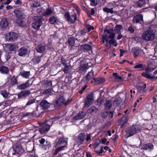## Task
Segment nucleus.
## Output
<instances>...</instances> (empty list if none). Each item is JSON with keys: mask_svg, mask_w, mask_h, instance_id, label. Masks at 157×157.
I'll return each mask as SVG.
<instances>
[{"mask_svg": "<svg viewBox=\"0 0 157 157\" xmlns=\"http://www.w3.org/2000/svg\"><path fill=\"white\" fill-rule=\"evenodd\" d=\"M94 151L96 152L98 155H100L104 151L102 149V147H101V149L100 150L97 151L96 150V149H94Z\"/></svg>", "mask_w": 157, "mask_h": 157, "instance_id": "nucleus-49", "label": "nucleus"}, {"mask_svg": "<svg viewBox=\"0 0 157 157\" xmlns=\"http://www.w3.org/2000/svg\"><path fill=\"white\" fill-rule=\"evenodd\" d=\"M29 90L22 91L20 92L17 95L18 98H25L28 96L30 94Z\"/></svg>", "mask_w": 157, "mask_h": 157, "instance_id": "nucleus-12", "label": "nucleus"}, {"mask_svg": "<svg viewBox=\"0 0 157 157\" xmlns=\"http://www.w3.org/2000/svg\"><path fill=\"white\" fill-rule=\"evenodd\" d=\"M64 147H60V146L59 147L57 148L56 149L53 155H56L60 151L63 150L64 149Z\"/></svg>", "mask_w": 157, "mask_h": 157, "instance_id": "nucleus-41", "label": "nucleus"}, {"mask_svg": "<svg viewBox=\"0 0 157 157\" xmlns=\"http://www.w3.org/2000/svg\"><path fill=\"white\" fill-rule=\"evenodd\" d=\"M31 2L30 3V6L32 7L36 8L39 6V3L38 1H31Z\"/></svg>", "mask_w": 157, "mask_h": 157, "instance_id": "nucleus-33", "label": "nucleus"}, {"mask_svg": "<svg viewBox=\"0 0 157 157\" xmlns=\"http://www.w3.org/2000/svg\"><path fill=\"white\" fill-rule=\"evenodd\" d=\"M32 61L34 64H36L39 62V57L38 56L35 57L32 59Z\"/></svg>", "mask_w": 157, "mask_h": 157, "instance_id": "nucleus-45", "label": "nucleus"}, {"mask_svg": "<svg viewBox=\"0 0 157 157\" xmlns=\"http://www.w3.org/2000/svg\"><path fill=\"white\" fill-rule=\"evenodd\" d=\"M4 48V49L7 51H13L16 49V46L13 44H6Z\"/></svg>", "mask_w": 157, "mask_h": 157, "instance_id": "nucleus-15", "label": "nucleus"}, {"mask_svg": "<svg viewBox=\"0 0 157 157\" xmlns=\"http://www.w3.org/2000/svg\"><path fill=\"white\" fill-rule=\"evenodd\" d=\"M145 4V0H139L134 4V6L135 7H141Z\"/></svg>", "mask_w": 157, "mask_h": 157, "instance_id": "nucleus-24", "label": "nucleus"}, {"mask_svg": "<svg viewBox=\"0 0 157 157\" xmlns=\"http://www.w3.org/2000/svg\"><path fill=\"white\" fill-rule=\"evenodd\" d=\"M52 13V10L50 8H48L44 12V15H49L51 14Z\"/></svg>", "mask_w": 157, "mask_h": 157, "instance_id": "nucleus-43", "label": "nucleus"}, {"mask_svg": "<svg viewBox=\"0 0 157 157\" xmlns=\"http://www.w3.org/2000/svg\"><path fill=\"white\" fill-rule=\"evenodd\" d=\"M67 144V142L63 138H59L56 144L57 146L63 147H65Z\"/></svg>", "mask_w": 157, "mask_h": 157, "instance_id": "nucleus-13", "label": "nucleus"}, {"mask_svg": "<svg viewBox=\"0 0 157 157\" xmlns=\"http://www.w3.org/2000/svg\"><path fill=\"white\" fill-rule=\"evenodd\" d=\"M94 28L91 26H89L87 28L88 31H90L91 30H93Z\"/></svg>", "mask_w": 157, "mask_h": 157, "instance_id": "nucleus-64", "label": "nucleus"}, {"mask_svg": "<svg viewBox=\"0 0 157 157\" xmlns=\"http://www.w3.org/2000/svg\"><path fill=\"white\" fill-rule=\"evenodd\" d=\"M64 16L67 21L72 23L75 22L77 18L76 15L75 13L70 16L69 14L67 13H65Z\"/></svg>", "mask_w": 157, "mask_h": 157, "instance_id": "nucleus-8", "label": "nucleus"}, {"mask_svg": "<svg viewBox=\"0 0 157 157\" xmlns=\"http://www.w3.org/2000/svg\"><path fill=\"white\" fill-rule=\"evenodd\" d=\"M102 39L105 40L106 42L108 41L109 40V36L107 35H102Z\"/></svg>", "mask_w": 157, "mask_h": 157, "instance_id": "nucleus-56", "label": "nucleus"}, {"mask_svg": "<svg viewBox=\"0 0 157 157\" xmlns=\"http://www.w3.org/2000/svg\"><path fill=\"white\" fill-rule=\"evenodd\" d=\"M94 98L92 94L88 95L85 100V105L84 106L86 107L89 106L93 102Z\"/></svg>", "mask_w": 157, "mask_h": 157, "instance_id": "nucleus-7", "label": "nucleus"}, {"mask_svg": "<svg viewBox=\"0 0 157 157\" xmlns=\"http://www.w3.org/2000/svg\"><path fill=\"white\" fill-rule=\"evenodd\" d=\"M29 86V80L25 83L21 84L17 86V88L20 90H24L28 87Z\"/></svg>", "mask_w": 157, "mask_h": 157, "instance_id": "nucleus-22", "label": "nucleus"}, {"mask_svg": "<svg viewBox=\"0 0 157 157\" xmlns=\"http://www.w3.org/2000/svg\"><path fill=\"white\" fill-rule=\"evenodd\" d=\"M98 0H90V5L92 6H96L97 5Z\"/></svg>", "mask_w": 157, "mask_h": 157, "instance_id": "nucleus-47", "label": "nucleus"}, {"mask_svg": "<svg viewBox=\"0 0 157 157\" xmlns=\"http://www.w3.org/2000/svg\"><path fill=\"white\" fill-rule=\"evenodd\" d=\"M61 62L63 65H66L67 64L66 60L63 57H62L61 58Z\"/></svg>", "mask_w": 157, "mask_h": 157, "instance_id": "nucleus-57", "label": "nucleus"}, {"mask_svg": "<svg viewBox=\"0 0 157 157\" xmlns=\"http://www.w3.org/2000/svg\"><path fill=\"white\" fill-rule=\"evenodd\" d=\"M91 139V137L90 134H87L86 137V140L87 141H88Z\"/></svg>", "mask_w": 157, "mask_h": 157, "instance_id": "nucleus-62", "label": "nucleus"}, {"mask_svg": "<svg viewBox=\"0 0 157 157\" xmlns=\"http://www.w3.org/2000/svg\"><path fill=\"white\" fill-rule=\"evenodd\" d=\"M65 66L64 68L63 69V71L65 73H67L69 71V65H67V64Z\"/></svg>", "mask_w": 157, "mask_h": 157, "instance_id": "nucleus-52", "label": "nucleus"}, {"mask_svg": "<svg viewBox=\"0 0 157 157\" xmlns=\"http://www.w3.org/2000/svg\"><path fill=\"white\" fill-rule=\"evenodd\" d=\"M122 29V26L121 25H117L115 27V30L117 33H119Z\"/></svg>", "mask_w": 157, "mask_h": 157, "instance_id": "nucleus-46", "label": "nucleus"}, {"mask_svg": "<svg viewBox=\"0 0 157 157\" xmlns=\"http://www.w3.org/2000/svg\"><path fill=\"white\" fill-rule=\"evenodd\" d=\"M9 25V22L8 20L5 18L2 19L0 22V26L2 28H6Z\"/></svg>", "mask_w": 157, "mask_h": 157, "instance_id": "nucleus-17", "label": "nucleus"}, {"mask_svg": "<svg viewBox=\"0 0 157 157\" xmlns=\"http://www.w3.org/2000/svg\"><path fill=\"white\" fill-rule=\"evenodd\" d=\"M100 143V141H99L98 142H97L95 143V144L94 146V149H96V148H97L98 145H99Z\"/></svg>", "mask_w": 157, "mask_h": 157, "instance_id": "nucleus-61", "label": "nucleus"}, {"mask_svg": "<svg viewBox=\"0 0 157 157\" xmlns=\"http://www.w3.org/2000/svg\"><path fill=\"white\" fill-rule=\"evenodd\" d=\"M107 112H102L101 113V116L103 118L106 117L108 115Z\"/></svg>", "mask_w": 157, "mask_h": 157, "instance_id": "nucleus-50", "label": "nucleus"}, {"mask_svg": "<svg viewBox=\"0 0 157 157\" xmlns=\"http://www.w3.org/2000/svg\"><path fill=\"white\" fill-rule=\"evenodd\" d=\"M0 94L5 98H7L9 94V93L6 90H2L0 91Z\"/></svg>", "mask_w": 157, "mask_h": 157, "instance_id": "nucleus-31", "label": "nucleus"}, {"mask_svg": "<svg viewBox=\"0 0 157 157\" xmlns=\"http://www.w3.org/2000/svg\"><path fill=\"white\" fill-rule=\"evenodd\" d=\"M45 140L44 138H42L40 141V143L42 144H44V146H47L48 144H47V141L46 143L45 144Z\"/></svg>", "mask_w": 157, "mask_h": 157, "instance_id": "nucleus-51", "label": "nucleus"}, {"mask_svg": "<svg viewBox=\"0 0 157 157\" xmlns=\"http://www.w3.org/2000/svg\"><path fill=\"white\" fill-rule=\"evenodd\" d=\"M36 101V99H31L30 100H29V101H28V102L26 104V105L28 106L33 104V103L35 102Z\"/></svg>", "mask_w": 157, "mask_h": 157, "instance_id": "nucleus-48", "label": "nucleus"}, {"mask_svg": "<svg viewBox=\"0 0 157 157\" xmlns=\"http://www.w3.org/2000/svg\"><path fill=\"white\" fill-rule=\"evenodd\" d=\"M94 76V72L92 70L91 71L88 72L86 76V78L87 80L89 81Z\"/></svg>", "mask_w": 157, "mask_h": 157, "instance_id": "nucleus-30", "label": "nucleus"}, {"mask_svg": "<svg viewBox=\"0 0 157 157\" xmlns=\"http://www.w3.org/2000/svg\"><path fill=\"white\" fill-rule=\"evenodd\" d=\"M45 47L44 45H40V53L43 52L45 51Z\"/></svg>", "mask_w": 157, "mask_h": 157, "instance_id": "nucleus-54", "label": "nucleus"}, {"mask_svg": "<svg viewBox=\"0 0 157 157\" xmlns=\"http://www.w3.org/2000/svg\"><path fill=\"white\" fill-rule=\"evenodd\" d=\"M17 37V33L11 32L6 34V38L7 41L13 42L16 40Z\"/></svg>", "mask_w": 157, "mask_h": 157, "instance_id": "nucleus-4", "label": "nucleus"}, {"mask_svg": "<svg viewBox=\"0 0 157 157\" xmlns=\"http://www.w3.org/2000/svg\"><path fill=\"white\" fill-rule=\"evenodd\" d=\"M17 81L16 78L15 76H13L11 78V84L12 85H14L17 84Z\"/></svg>", "mask_w": 157, "mask_h": 157, "instance_id": "nucleus-40", "label": "nucleus"}, {"mask_svg": "<svg viewBox=\"0 0 157 157\" xmlns=\"http://www.w3.org/2000/svg\"><path fill=\"white\" fill-rule=\"evenodd\" d=\"M0 71L2 73L7 74L9 72V69L6 67L2 66L0 67Z\"/></svg>", "mask_w": 157, "mask_h": 157, "instance_id": "nucleus-32", "label": "nucleus"}, {"mask_svg": "<svg viewBox=\"0 0 157 157\" xmlns=\"http://www.w3.org/2000/svg\"><path fill=\"white\" fill-rule=\"evenodd\" d=\"M113 76L115 77V78H117L119 79H121L122 78L121 76H120L117 73H114L113 74Z\"/></svg>", "mask_w": 157, "mask_h": 157, "instance_id": "nucleus-53", "label": "nucleus"}, {"mask_svg": "<svg viewBox=\"0 0 157 157\" xmlns=\"http://www.w3.org/2000/svg\"><path fill=\"white\" fill-rule=\"evenodd\" d=\"M128 30L131 33H133L134 32V29L132 26H129L128 28Z\"/></svg>", "mask_w": 157, "mask_h": 157, "instance_id": "nucleus-55", "label": "nucleus"}, {"mask_svg": "<svg viewBox=\"0 0 157 157\" xmlns=\"http://www.w3.org/2000/svg\"><path fill=\"white\" fill-rule=\"evenodd\" d=\"M33 27L35 29L39 30V20L38 21H36L33 23Z\"/></svg>", "mask_w": 157, "mask_h": 157, "instance_id": "nucleus-37", "label": "nucleus"}, {"mask_svg": "<svg viewBox=\"0 0 157 157\" xmlns=\"http://www.w3.org/2000/svg\"><path fill=\"white\" fill-rule=\"evenodd\" d=\"M14 13L17 17L19 18L23 17V14L20 10L16 9L14 11Z\"/></svg>", "mask_w": 157, "mask_h": 157, "instance_id": "nucleus-23", "label": "nucleus"}, {"mask_svg": "<svg viewBox=\"0 0 157 157\" xmlns=\"http://www.w3.org/2000/svg\"><path fill=\"white\" fill-rule=\"evenodd\" d=\"M155 26L151 25L149 29L144 32L142 35V39L146 41H150L153 39L155 36Z\"/></svg>", "mask_w": 157, "mask_h": 157, "instance_id": "nucleus-1", "label": "nucleus"}, {"mask_svg": "<svg viewBox=\"0 0 157 157\" xmlns=\"http://www.w3.org/2000/svg\"><path fill=\"white\" fill-rule=\"evenodd\" d=\"M140 131L139 128L136 125H133L129 127L126 130V135L127 137L131 136Z\"/></svg>", "mask_w": 157, "mask_h": 157, "instance_id": "nucleus-2", "label": "nucleus"}, {"mask_svg": "<svg viewBox=\"0 0 157 157\" xmlns=\"http://www.w3.org/2000/svg\"><path fill=\"white\" fill-rule=\"evenodd\" d=\"M40 105L43 109H45L49 107L50 104L46 100H44L42 101L40 103Z\"/></svg>", "mask_w": 157, "mask_h": 157, "instance_id": "nucleus-20", "label": "nucleus"}, {"mask_svg": "<svg viewBox=\"0 0 157 157\" xmlns=\"http://www.w3.org/2000/svg\"><path fill=\"white\" fill-rule=\"evenodd\" d=\"M15 3L16 5L21 4L22 2L21 0H17L15 2Z\"/></svg>", "mask_w": 157, "mask_h": 157, "instance_id": "nucleus-63", "label": "nucleus"}, {"mask_svg": "<svg viewBox=\"0 0 157 157\" xmlns=\"http://www.w3.org/2000/svg\"><path fill=\"white\" fill-rule=\"evenodd\" d=\"M87 86L86 85L84 87H82V90L79 91V93L81 94L83 93V91L85 90Z\"/></svg>", "mask_w": 157, "mask_h": 157, "instance_id": "nucleus-60", "label": "nucleus"}, {"mask_svg": "<svg viewBox=\"0 0 157 157\" xmlns=\"http://www.w3.org/2000/svg\"><path fill=\"white\" fill-rule=\"evenodd\" d=\"M92 46L88 44H85L82 45L81 47V49L84 52L89 51L91 50Z\"/></svg>", "mask_w": 157, "mask_h": 157, "instance_id": "nucleus-21", "label": "nucleus"}, {"mask_svg": "<svg viewBox=\"0 0 157 157\" xmlns=\"http://www.w3.org/2000/svg\"><path fill=\"white\" fill-rule=\"evenodd\" d=\"M17 23L19 26L21 27L24 26L25 25V22L20 20H17L16 22Z\"/></svg>", "mask_w": 157, "mask_h": 157, "instance_id": "nucleus-44", "label": "nucleus"}, {"mask_svg": "<svg viewBox=\"0 0 157 157\" xmlns=\"http://www.w3.org/2000/svg\"><path fill=\"white\" fill-rule=\"evenodd\" d=\"M143 20V16L141 14H138L134 16L132 19L133 23H137Z\"/></svg>", "mask_w": 157, "mask_h": 157, "instance_id": "nucleus-14", "label": "nucleus"}, {"mask_svg": "<svg viewBox=\"0 0 157 157\" xmlns=\"http://www.w3.org/2000/svg\"><path fill=\"white\" fill-rule=\"evenodd\" d=\"M86 113L82 112L79 113L77 115L73 117V120H77L83 118L86 116Z\"/></svg>", "mask_w": 157, "mask_h": 157, "instance_id": "nucleus-18", "label": "nucleus"}, {"mask_svg": "<svg viewBox=\"0 0 157 157\" xmlns=\"http://www.w3.org/2000/svg\"><path fill=\"white\" fill-rule=\"evenodd\" d=\"M115 36V33L113 32V33H112L111 34H109V38L111 39H113Z\"/></svg>", "mask_w": 157, "mask_h": 157, "instance_id": "nucleus-58", "label": "nucleus"}, {"mask_svg": "<svg viewBox=\"0 0 157 157\" xmlns=\"http://www.w3.org/2000/svg\"><path fill=\"white\" fill-rule=\"evenodd\" d=\"M57 21V18L54 16L51 17L49 19L50 23L52 24H54Z\"/></svg>", "mask_w": 157, "mask_h": 157, "instance_id": "nucleus-34", "label": "nucleus"}, {"mask_svg": "<svg viewBox=\"0 0 157 157\" xmlns=\"http://www.w3.org/2000/svg\"><path fill=\"white\" fill-rule=\"evenodd\" d=\"M92 65L91 63H88L85 64H81L79 66V71H82L88 68Z\"/></svg>", "mask_w": 157, "mask_h": 157, "instance_id": "nucleus-19", "label": "nucleus"}, {"mask_svg": "<svg viewBox=\"0 0 157 157\" xmlns=\"http://www.w3.org/2000/svg\"><path fill=\"white\" fill-rule=\"evenodd\" d=\"M105 108L107 109H109L112 106L111 102L110 101H107L105 104Z\"/></svg>", "mask_w": 157, "mask_h": 157, "instance_id": "nucleus-38", "label": "nucleus"}, {"mask_svg": "<svg viewBox=\"0 0 157 157\" xmlns=\"http://www.w3.org/2000/svg\"><path fill=\"white\" fill-rule=\"evenodd\" d=\"M93 80L96 84L103 83L105 81L104 78H94Z\"/></svg>", "mask_w": 157, "mask_h": 157, "instance_id": "nucleus-28", "label": "nucleus"}, {"mask_svg": "<svg viewBox=\"0 0 157 157\" xmlns=\"http://www.w3.org/2000/svg\"><path fill=\"white\" fill-rule=\"evenodd\" d=\"M18 55L21 56H25L28 53V50L27 48L22 47L20 48L18 50Z\"/></svg>", "mask_w": 157, "mask_h": 157, "instance_id": "nucleus-16", "label": "nucleus"}, {"mask_svg": "<svg viewBox=\"0 0 157 157\" xmlns=\"http://www.w3.org/2000/svg\"><path fill=\"white\" fill-rule=\"evenodd\" d=\"M85 136L84 133L80 134L75 139L76 141L78 144H81L84 141Z\"/></svg>", "mask_w": 157, "mask_h": 157, "instance_id": "nucleus-11", "label": "nucleus"}, {"mask_svg": "<svg viewBox=\"0 0 157 157\" xmlns=\"http://www.w3.org/2000/svg\"><path fill=\"white\" fill-rule=\"evenodd\" d=\"M30 75V73L29 71H23L19 74V75L26 78H28Z\"/></svg>", "mask_w": 157, "mask_h": 157, "instance_id": "nucleus-27", "label": "nucleus"}, {"mask_svg": "<svg viewBox=\"0 0 157 157\" xmlns=\"http://www.w3.org/2000/svg\"><path fill=\"white\" fill-rule=\"evenodd\" d=\"M13 150L14 152L13 153V155H15V153L19 155L24 152V150L22 148L21 144L18 143L16 144L15 147H13Z\"/></svg>", "mask_w": 157, "mask_h": 157, "instance_id": "nucleus-6", "label": "nucleus"}, {"mask_svg": "<svg viewBox=\"0 0 157 157\" xmlns=\"http://www.w3.org/2000/svg\"><path fill=\"white\" fill-rule=\"evenodd\" d=\"M155 68H151L149 66H148L145 69L146 72H144L142 73V76L148 79H152L154 78V76L152 75L151 73H149V72H151L153 71Z\"/></svg>", "mask_w": 157, "mask_h": 157, "instance_id": "nucleus-3", "label": "nucleus"}, {"mask_svg": "<svg viewBox=\"0 0 157 157\" xmlns=\"http://www.w3.org/2000/svg\"><path fill=\"white\" fill-rule=\"evenodd\" d=\"M5 56L7 61L9 59L11 58L10 56L9 53H6Z\"/></svg>", "mask_w": 157, "mask_h": 157, "instance_id": "nucleus-59", "label": "nucleus"}, {"mask_svg": "<svg viewBox=\"0 0 157 157\" xmlns=\"http://www.w3.org/2000/svg\"><path fill=\"white\" fill-rule=\"evenodd\" d=\"M134 69L141 68L142 69V70L144 69V65L141 63H138L134 67Z\"/></svg>", "mask_w": 157, "mask_h": 157, "instance_id": "nucleus-42", "label": "nucleus"}, {"mask_svg": "<svg viewBox=\"0 0 157 157\" xmlns=\"http://www.w3.org/2000/svg\"><path fill=\"white\" fill-rule=\"evenodd\" d=\"M75 39L73 37H71L68 39V43L71 46H73L75 42Z\"/></svg>", "mask_w": 157, "mask_h": 157, "instance_id": "nucleus-36", "label": "nucleus"}, {"mask_svg": "<svg viewBox=\"0 0 157 157\" xmlns=\"http://www.w3.org/2000/svg\"><path fill=\"white\" fill-rule=\"evenodd\" d=\"M40 127H41L40 129V132L42 134H44L47 132L49 131L50 126L48 124H44L42 125H41Z\"/></svg>", "mask_w": 157, "mask_h": 157, "instance_id": "nucleus-10", "label": "nucleus"}, {"mask_svg": "<svg viewBox=\"0 0 157 157\" xmlns=\"http://www.w3.org/2000/svg\"><path fill=\"white\" fill-rule=\"evenodd\" d=\"M103 10L104 11L108 13H113V8H108L107 7H104L103 8Z\"/></svg>", "mask_w": 157, "mask_h": 157, "instance_id": "nucleus-39", "label": "nucleus"}, {"mask_svg": "<svg viewBox=\"0 0 157 157\" xmlns=\"http://www.w3.org/2000/svg\"><path fill=\"white\" fill-rule=\"evenodd\" d=\"M141 149L144 150L151 151L153 149L154 145L151 143L142 145L141 146Z\"/></svg>", "mask_w": 157, "mask_h": 157, "instance_id": "nucleus-9", "label": "nucleus"}, {"mask_svg": "<svg viewBox=\"0 0 157 157\" xmlns=\"http://www.w3.org/2000/svg\"><path fill=\"white\" fill-rule=\"evenodd\" d=\"M43 94L47 97H48L53 94V90L51 89H47L43 92Z\"/></svg>", "mask_w": 157, "mask_h": 157, "instance_id": "nucleus-29", "label": "nucleus"}, {"mask_svg": "<svg viewBox=\"0 0 157 157\" xmlns=\"http://www.w3.org/2000/svg\"><path fill=\"white\" fill-rule=\"evenodd\" d=\"M146 87V84H145L143 85V86H136V88L139 91L140 93H144L146 91V90L145 89Z\"/></svg>", "mask_w": 157, "mask_h": 157, "instance_id": "nucleus-25", "label": "nucleus"}, {"mask_svg": "<svg viewBox=\"0 0 157 157\" xmlns=\"http://www.w3.org/2000/svg\"><path fill=\"white\" fill-rule=\"evenodd\" d=\"M65 98L63 96H60L56 101L54 104V107L56 108H58L63 104L67 105L68 103L66 102Z\"/></svg>", "mask_w": 157, "mask_h": 157, "instance_id": "nucleus-5", "label": "nucleus"}, {"mask_svg": "<svg viewBox=\"0 0 157 157\" xmlns=\"http://www.w3.org/2000/svg\"><path fill=\"white\" fill-rule=\"evenodd\" d=\"M12 102L11 100H7L5 101H3L0 103V105H3L5 106L10 105Z\"/></svg>", "mask_w": 157, "mask_h": 157, "instance_id": "nucleus-35", "label": "nucleus"}, {"mask_svg": "<svg viewBox=\"0 0 157 157\" xmlns=\"http://www.w3.org/2000/svg\"><path fill=\"white\" fill-rule=\"evenodd\" d=\"M98 110L97 108L94 106H91L87 110V112L88 113H96Z\"/></svg>", "mask_w": 157, "mask_h": 157, "instance_id": "nucleus-26", "label": "nucleus"}]
</instances>
